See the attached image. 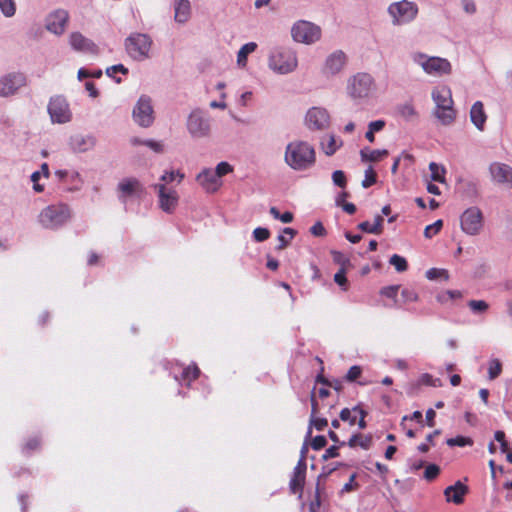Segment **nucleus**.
<instances>
[{
  "instance_id": "nucleus-1",
  "label": "nucleus",
  "mask_w": 512,
  "mask_h": 512,
  "mask_svg": "<svg viewBox=\"0 0 512 512\" xmlns=\"http://www.w3.org/2000/svg\"><path fill=\"white\" fill-rule=\"evenodd\" d=\"M284 162L295 171L309 170L316 163L315 148L306 141L293 140L285 148Z\"/></svg>"
},
{
  "instance_id": "nucleus-2",
  "label": "nucleus",
  "mask_w": 512,
  "mask_h": 512,
  "mask_svg": "<svg viewBox=\"0 0 512 512\" xmlns=\"http://www.w3.org/2000/svg\"><path fill=\"white\" fill-rule=\"evenodd\" d=\"M432 99L435 103V117L443 124L450 125L456 118L452 92L448 86L435 87L432 91Z\"/></svg>"
},
{
  "instance_id": "nucleus-3",
  "label": "nucleus",
  "mask_w": 512,
  "mask_h": 512,
  "mask_svg": "<svg viewBox=\"0 0 512 512\" xmlns=\"http://www.w3.org/2000/svg\"><path fill=\"white\" fill-rule=\"evenodd\" d=\"M71 217L70 209L65 204H52L41 210L38 222L44 229L56 230L65 225Z\"/></svg>"
},
{
  "instance_id": "nucleus-4",
  "label": "nucleus",
  "mask_w": 512,
  "mask_h": 512,
  "mask_svg": "<svg viewBox=\"0 0 512 512\" xmlns=\"http://www.w3.org/2000/svg\"><path fill=\"white\" fill-rule=\"evenodd\" d=\"M152 40L142 33L131 34L125 41L127 53L135 60L142 61L149 57Z\"/></svg>"
},
{
  "instance_id": "nucleus-5",
  "label": "nucleus",
  "mask_w": 512,
  "mask_h": 512,
  "mask_svg": "<svg viewBox=\"0 0 512 512\" xmlns=\"http://www.w3.org/2000/svg\"><path fill=\"white\" fill-rule=\"evenodd\" d=\"M47 111L52 123L65 124L72 120L69 102L62 95H55L50 98Z\"/></svg>"
},
{
  "instance_id": "nucleus-6",
  "label": "nucleus",
  "mask_w": 512,
  "mask_h": 512,
  "mask_svg": "<svg viewBox=\"0 0 512 512\" xmlns=\"http://www.w3.org/2000/svg\"><path fill=\"white\" fill-rule=\"evenodd\" d=\"M291 32L295 41L305 44L314 43L321 37L320 27L304 20H300L295 23Z\"/></svg>"
},
{
  "instance_id": "nucleus-7",
  "label": "nucleus",
  "mask_w": 512,
  "mask_h": 512,
  "mask_svg": "<svg viewBox=\"0 0 512 512\" xmlns=\"http://www.w3.org/2000/svg\"><path fill=\"white\" fill-rule=\"evenodd\" d=\"M375 84L371 75L358 73L349 80L348 91L353 98H366L374 90Z\"/></svg>"
},
{
  "instance_id": "nucleus-8",
  "label": "nucleus",
  "mask_w": 512,
  "mask_h": 512,
  "mask_svg": "<svg viewBox=\"0 0 512 512\" xmlns=\"http://www.w3.org/2000/svg\"><path fill=\"white\" fill-rule=\"evenodd\" d=\"M388 12L393 18V23L400 25L412 21L418 13V8L416 4L402 0L392 3L388 8Z\"/></svg>"
},
{
  "instance_id": "nucleus-9",
  "label": "nucleus",
  "mask_w": 512,
  "mask_h": 512,
  "mask_svg": "<svg viewBox=\"0 0 512 512\" xmlns=\"http://www.w3.org/2000/svg\"><path fill=\"white\" fill-rule=\"evenodd\" d=\"M270 67L282 74L292 72L297 67V57L290 49L277 51L270 57Z\"/></svg>"
},
{
  "instance_id": "nucleus-10",
  "label": "nucleus",
  "mask_w": 512,
  "mask_h": 512,
  "mask_svg": "<svg viewBox=\"0 0 512 512\" xmlns=\"http://www.w3.org/2000/svg\"><path fill=\"white\" fill-rule=\"evenodd\" d=\"M483 227V215L479 208L470 207L461 216V228L469 235H477Z\"/></svg>"
},
{
  "instance_id": "nucleus-11",
  "label": "nucleus",
  "mask_w": 512,
  "mask_h": 512,
  "mask_svg": "<svg viewBox=\"0 0 512 512\" xmlns=\"http://www.w3.org/2000/svg\"><path fill=\"white\" fill-rule=\"evenodd\" d=\"M417 62L422 66L427 74L441 76L451 73V64L447 59L440 57H429L419 55Z\"/></svg>"
},
{
  "instance_id": "nucleus-12",
  "label": "nucleus",
  "mask_w": 512,
  "mask_h": 512,
  "mask_svg": "<svg viewBox=\"0 0 512 512\" xmlns=\"http://www.w3.org/2000/svg\"><path fill=\"white\" fill-rule=\"evenodd\" d=\"M134 120L142 127H149L154 120L151 100L148 97H140L133 110Z\"/></svg>"
},
{
  "instance_id": "nucleus-13",
  "label": "nucleus",
  "mask_w": 512,
  "mask_h": 512,
  "mask_svg": "<svg viewBox=\"0 0 512 512\" xmlns=\"http://www.w3.org/2000/svg\"><path fill=\"white\" fill-rule=\"evenodd\" d=\"M25 84L26 78L22 73L7 74L0 78V95L3 97L13 95Z\"/></svg>"
},
{
  "instance_id": "nucleus-14",
  "label": "nucleus",
  "mask_w": 512,
  "mask_h": 512,
  "mask_svg": "<svg viewBox=\"0 0 512 512\" xmlns=\"http://www.w3.org/2000/svg\"><path fill=\"white\" fill-rule=\"evenodd\" d=\"M330 117L324 108L313 107L308 110L305 122L311 130H323L328 127Z\"/></svg>"
},
{
  "instance_id": "nucleus-15",
  "label": "nucleus",
  "mask_w": 512,
  "mask_h": 512,
  "mask_svg": "<svg viewBox=\"0 0 512 512\" xmlns=\"http://www.w3.org/2000/svg\"><path fill=\"white\" fill-rule=\"evenodd\" d=\"M489 172L494 182L512 188V167L505 163L493 162L489 166Z\"/></svg>"
},
{
  "instance_id": "nucleus-16",
  "label": "nucleus",
  "mask_w": 512,
  "mask_h": 512,
  "mask_svg": "<svg viewBox=\"0 0 512 512\" xmlns=\"http://www.w3.org/2000/svg\"><path fill=\"white\" fill-rule=\"evenodd\" d=\"M68 20V12L63 9H58L47 17L46 28L54 34L61 35L65 31Z\"/></svg>"
},
{
  "instance_id": "nucleus-17",
  "label": "nucleus",
  "mask_w": 512,
  "mask_h": 512,
  "mask_svg": "<svg viewBox=\"0 0 512 512\" xmlns=\"http://www.w3.org/2000/svg\"><path fill=\"white\" fill-rule=\"evenodd\" d=\"M155 188L158 190L160 208L167 213L173 212L178 203L177 192L167 190L164 184H156Z\"/></svg>"
},
{
  "instance_id": "nucleus-18",
  "label": "nucleus",
  "mask_w": 512,
  "mask_h": 512,
  "mask_svg": "<svg viewBox=\"0 0 512 512\" xmlns=\"http://www.w3.org/2000/svg\"><path fill=\"white\" fill-rule=\"evenodd\" d=\"M187 127L194 137L206 136L209 132V123L200 112H192L188 118Z\"/></svg>"
},
{
  "instance_id": "nucleus-19",
  "label": "nucleus",
  "mask_w": 512,
  "mask_h": 512,
  "mask_svg": "<svg viewBox=\"0 0 512 512\" xmlns=\"http://www.w3.org/2000/svg\"><path fill=\"white\" fill-rule=\"evenodd\" d=\"M118 191L120 193L119 198L122 202H126L127 197L140 196L144 188L138 179L126 178L118 184Z\"/></svg>"
},
{
  "instance_id": "nucleus-20",
  "label": "nucleus",
  "mask_w": 512,
  "mask_h": 512,
  "mask_svg": "<svg viewBox=\"0 0 512 512\" xmlns=\"http://www.w3.org/2000/svg\"><path fill=\"white\" fill-rule=\"evenodd\" d=\"M196 180L200 186L208 193H214L222 186V181L218 179L215 172L209 168L203 169L197 175Z\"/></svg>"
},
{
  "instance_id": "nucleus-21",
  "label": "nucleus",
  "mask_w": 512,
  "mask_h": 512,
  "mask_svg": "<svg viewBox=\"0 0 512 512\" xmlns=\"http://www.w3.org/2000/svg\"><path fill=\"white\" fill-rule=\"evenodd\" d=\"M69 42L76 51L93 55L98 53V46L79 32H73L69 37Z\"/></svg>"
},
{
  "instance_id": "nucleus-22",
  "label": "nucleus",
  "mask_w": 512,
  "mask_h": 512,
  "mask_svg": "<svg viewBox=\"0 0 512 512\" xmlns=\"http://www.w3.org/2000/svg\"><path fill=\"white\" fill-rule=\"evenodd\" d=\"M346 61L347 57L343 51H335L327 57L323 72L327 75H335L343 69Z\"/></svg>"
},
{
  "instance_id": "nucleus-23",
  "label": "nucleus",
  "mask_w": 512,
  "mask_h": 512,
  "mask_svg": "<svg viewBox=\"0 0 512 512\" xmlns=\"http://www.w3.org/2000/svg\"><path fill=\"white\" fill-rule=\"evenodd\" d=\"M468 492V486L463 484L461 481H457L455 484L445 488L444 496L447 502L460 505L464 502V497Z\"/></svg>"
},
{
  "instance_id": "nucleus-24",
  "label": "nucleus",
  "mask_w": 512,
  "mask_h": 512,
  "mask_svg": "<svg viewBox=\"0 0 512 512\" xmlns=\"http://www.w3.org/2000/svg\"><path fill=\"white\" fill-rule=\"evenodd\" d=\"M306 476V463L301 459L293 471V476L290 480L289 486L292 493H302Z\"/></svg>"
},
{
  "instance_id": "nucleus-25",
  "label": "nucleus",
  "mask_w": 512,
  "mask_h": 512,
  "mask_svg": "<svg viewBox=\"0 0 512 512\" xmlns=\"http://www.w3.org/2000/svg\"><path fill=\"white\" fill-rule=\"evenodd\" d=\"M470 119L471 122L479 129L483 130L485 122L487 120V115L484 111V106L481 101H476L470 110Z\"/></svg>"
},
{
  "instance_id": "nucleus-26",
  "label": "nucleus",
  "mask_w": 512,
  "mask_h": 512,
  "mask_svg": "<svg viewBox=\"0 0 512 512\" xmlns=\"http://www.w3.org/2000/svg\"><path fill=\"white\" fill-rule=\"evenodd\" d=\"M174 10V18L177 22L185 23L189 20L191 15V5L189 0H175Z\"/></svg>"
},
{
  "instance_id": "nucleus-27",
  "label": "nucleus",
  "mask_w": 512,
  "mask_h": 512,
  "mask_svg": "<svg viewBox=\"0 0 512 512\" xmlns=\"http://www.w3.org/2000/svg\"><path fill=\"white\" fill-rule=\"evenodd\" d=\"M372 442V435L356 433L350 437L349 441L347 442V445L350 448L361 447L364 450H368L371 447Z\"/></svg>"
},
{
  "instance_id": "nucleus-28",
  "label": "nucleus",
  "mask_w": 512,
  "mask_h": 512,
  "mask_svg": "<svg viewBox=\"0 0 512 512\" xmlns=\"http://www.w3.org/2000/svg\"><path fill=\"white\" fill-rule=\"evenodd\" d=\"M389 154L388 150L382 149V150H371L369 148H363L360 151L361 160L363 162H378L381 159L387 157Z\"/></svg>"
},
{
  "instance_id": "nucleus-29",
  "label": "nucleus",
  "mask_w": 512,
  "mask_h": 512,
  "mask_svg": "<svg viewBox=\"0 0 512 512\" xmlns=\"http://www.w3.org/2000/svg\"><path fill=\"white\" fill-rule=\"evenodd\" d=\"M257 48V44L254 43V42H249V43H246L244 44L238 54H237V63L239 66H242L244 67L247 63V56L254 52Z\"/></svg>"
},
{
  "instance_id": "nucleus-30",
  "label": "nucleus",
  "mask_w": 512,
  "mask_h": 512,
  "mask_svg": "<svg viewBox=\"0 0 512 512\" xmlns=\"http://www.w3.org/2000/svg\"><path fill=\"white\" fill-rule=\"evenodd\" d=\"M91 139H86L81 135H76L71 138V146L74 151L84 152L92 146Z\"/></svg>"
},
{
  "instance_id": "nucleus-31",
  "label": "nucleus",
  "mask_w": 512,
  "mask_h": 512,
  "mask_svg": "<svg viewBox=\"0 0 512 512\" xmlns=\"http://www.w3.org/2000/svg\"><path fill=\"white\" fill-rule=\"evenodd\" d=\"M296 232L294 229L292 228H284L283 229V234L279 235L278 236V245L276 246V249L277 250H283L284 248H286L288 246V244L290 243V241L293 239V237L295 236Z\"/></svg>"
},
{
  "instance_id": "nucleus-32",
  "label": "nucleus",
  "mask_w": 512,
  "mask_h": 512,
  "mask_svg": "<svg viewBox=\"0 0 512 512\" xmlns=\"http://www.w3.org/2000/svg\"><path fill=\"white\" fill-rule=\"evenodd\" d=\"M429 170L431 172V179L435 182L444 183L446 170L443 166L438 165L435 162L429 164Z\"/></svg>"
},
{
  "instance_id": "nucleus-33",
  "label": "nucleus",
  "mask_w": 512,
  "mask_h": 512,
  "mask_svg": "<svg viewBox=\"0 0 512 512\" xmlns=\"http://www.w3.org/2000/svg\"><path fill=\"white\" fill-rule=\"evenodd\" d=\"M41 446V439L38 436L28 438L22 446V451L26 455H30L32 452L38 450Z\"/></svg>"
},
{
  "instance_id": "nucleus-34",
  "label": "nucleus",
  "mask_w": 512,
  "mask_h": 512,
  "mask_svg": "<svg viewBox=\"0 0 512 512\" xmlns=\"http://www.w3.org/2000/svg\"><path fill=\"white\" fill-rule=\"evenodd\" d=\"M389 263L395 267L397 272H404L408 269L407 260L398 254H393Z\"/></svg>"
},
{
  "instance_id": "nucleus-35",
  "label": "nucleus",
  "mask_w": 512,
  "mask_h": 512,
  "mask_svg": "<svg viewBox=\"0 0 512 512\" xmlns=\"http://www.w3.org/2000/svg\"><path fill=\"white\" fill-rule=\"evenodd\" d=\"M200 376V369L196 364H192L184 368L182 377L184 380L194 381Z\"/></svg>"
},
{
  "instance_id": "nucleus-36",
  "label": "nucleus",
  "mask_w": 512,
  "mask_h": 512,
  "mask_svg": "<svg viewBox=\"0 0 512 512\" xmlns=\"http://www.w3.org/2000/svg\"><path fill=\"white\" fill-rule=\"evenodd\" d=\"M341 144V142L337 144L335 137L331 135L329 136L327 143L322 142L323 151L327 156H331L337 151Z\"/></svg>"
},
{
  "instance_id": "nucleus-37",
  "label": "nucleus",
  "mask_w": 512,
  "mask_h": 512,
  "mask_svg": "<svg viewBox=\"0 0 512 512\" xmlns=\"http://www.w3.org/2000/svg\"><path fill=\"white\" fill-rule=\"evenodd\" d=\"M440 467L436 464H428L424 471V479L428 482L434 481L440 474Z\"/></svg>"
},
{
  "instance_id": "nucleus-38",
  "label": "nucleus",
  "mask_w": 512,
  "mask_h": 512,
  "mask_svg": "<svg viewBox=\"0 0 512 512\" xmlns=\"http://www.w3.org/2000/svg\"><path fill=\"white\" fill-rule=\"evenodd\" d=\"M334 281L338 284L343 291H347L349 288L348 279L346 277V270L344 267L340 268L334 275Z\"/></svg>"
},
{
  "instance_id": "nucleus-39",
  "label": "nucleus",
  "mask_w": 512,
  "mask_h": 512,
  "mask_svg": "<svg viewBox=\"0 0 512 512\" xmlns=\"http://www.w3.org/2000/svg\"><path fill=\"white\" fill-rule=\"evenodd\" d=\"M473 444V440L470 437L465 436H456L454 438H449L447 440V445L454 447H464V446H471Z\"/></svg>"
},
{
  "instance_id": "nucleus-40",
  "label": "nucleus",
  "mask_w": 512,
  "mask_h": 512,
  "mask_svg": "<svg viewBox=\"0 0 512 512\" xmlns=\"http://www.w3.org/2000/svg\"><path fill=\"white\" fill-rule=\"evenodd\" d=\"M502 372V364L498 359H493L489 362L488 374L489 379H496Z\"/></svg>"
},
{
  "instance_id": "nucleus-41",
  "label": "nucleus",
  "mask_w": 512,
  "mask_h": 512,
  "mask_svg": "<svg viewBox=\"0 0 512 512\" xmlns=\"http://www.w3.org/2000/svg\"><path fill=\"white\" fill-rule=\"evenodd\" d=\"M0 9L6 17L13 16L16 11L14 0H0Z\"/></svg>"
},
{
  "instance_id": "nucleus-42",
  "label": "nucleus",
  "mask_w": 512,
  "mask_h": 512,
  "mask_svg": "<svg viewBox=\"0 0 512 512\" xmlns=\"http://www.w3.org/2000/svg\"><path fill=\"white\" fill-rule=\"evenodd\" d=\"M468 307L475 313H483L488 310L489 305L484 300H470Z\"/></svg>"
},
{
  "instance_id": "nucleus-43",
  "label": "nucleus",
  "mask_w": 512,
  "mask_h": 512,
  "mask_svg": "<svg viewBox=\"0 0 512 512\" xmlns=\"http://www.w3.org/2000/svg\"><path fill=\"white\" fill-rule=\"evenodd\" d=\"M443 227V221L437 220L433 224L426 226L424 230V236L426 238H432L434 235L438 234Z\"/></svg>"
},
{
  "instance_id": "nucleus-44",
  "label": "nucleus",
  "mask_w": 512,
  "mask_h": 512,
  "mask_svg": "<svg viewBox=\"0 0 512 512\" xmlns=\"http://www.w3.org/2000/svg\"><path fill=\"white\" fill-rule=\"evenodd\" d=\"M426 277L429 280H435L438 278H444L445 280H448L449 275H448V271L445 269L431 268V269L427 270Z\"/></svg>"
},
{
  "instance_id": "nucleus-45",
  "label": "nucleus",
  "mask_w": 512,
  "mask_h": 512,
  "mask_svg": "<svg viewBox=\"0 0 512 512\" xmlns=\"http://www.w3.org/2000/svg\"><path fill=\"white\" fill-rule=\"evenodd\" d=\"M233 166L230 165L228 162H220L216 168H215V174L217 175L218 179L221 180V177L226 176L227 174H230L233 172Z\"/></svg>"
},
{
  "instance_id": "nucleus-46",
  "label": "nucleus",
  "mask_w": 512,
  "mask_h": 512,
  "mask_svg": "<svg viewBox=\"0 0 512 512\" xmlns=\"http://www.w3.org/2000/svg\"><path fill=\"white\" fill-rule=\"evenodd\" d=\"M377 181V174L376 172L373 170V168L370 166L366 171H365V178L364 180L362 181V186L364 188H369L371 187L372 185H374Z\"/></svg>"
},
{
  "instance_id": "nucleus-47",
  "label": "nucleus",
  "mask_w": 512,
  "mask_h": 512,
  "mask_svg": "<svg viewBox=\"0 0 512 512\" xmlns=\"http://www.w3.org/2000/svg\"><path fill=\"white\" fill-rule=\"evenodd\" d=\"M399 114L406 120H410L417 116L415 108L412 104H404L399 108Z\"/></svg>"
},
{
  "instance_id": "nucleus-48",
  "label": "nucleus",
  "mask_w": 512,
  "mask_h": 512,
  "mask_svg": "<svg viewBox=\"0 0 512 512\" xmlns=\"http://www.w3.org/2000/svg\"><path fill=\"white\" fill-rule=\"evenodd\" d=\"M340 419L342 421L348 422L350 426L355 425L357 420V414H354L353 409L344 408L340 412Z\"/></svg>"
},
{
  "instance_id": "nucleus-49",
  "label": "nucleus",
  "mask_w": 512,
  "mask_h": 512,
  "mask_svg": "<svg viewBox=\"0 0 512 512\" xmlns=\"http://www.w3.org/2000/svg\"><path fill=\"white\" fill-rule=\"evenodd\" d=\"M356 477V473H353L350 476L349 481L342 487L341 494L350 493L352 491H356L359 488V484L356 482Z\"/></svg>"
},
{
  "instance_id": "nucleus-50",
  "label": "nucleus",
  "mask_w": 512,
  "mask_h": 512,
  "mask_svg": "<svg viewBox=\"0 0 512 512\" xmlns=\"http://www.w3.org/2000/svg\"><path fill=\"white\" fill-rule=\"evenodd\" d=\"M332 180L333 183L340 188H345L347 185V179L345 173L342 170L334 171L332 174Z\"/></svg>"
},
{
  "instance_id": "nucleus-51",
  "label": "nucleus",
  "mask_w": 512,
  "mask_h": 512,
  "mask_svg": "<svg viewBox=\"0 0 512 512\" xmlns=\"http://www.w3.org/2000/svg\"><path fill=\"white\" fill-rule=\"evenodd\" d=\"M253 237L257 242H263L270 237V231L267 228L257 227L253 231Z\"/></svg>"
},
{
  "instance_id": "nucleus-52",
  "label": "nucleus",
  "mask_w": 512,
  "mask_h": 512,
  "mask_svg": "<svg viewBox=\"0 0 512 512\" xmlns=\"http://www.w3.org/2000/svg\"><path fill=\"white\" fill-rule=\"evenodd\" d=\"M399 288V285L386 286L380 290V294L387 298L395 299L397 297Z\"/></svg>"
},
{
  "instance_id": "nucleus-53",
  "label": "nucleus",
  "mask_w": 512,
  "mask_h": 512,
  "mask_svg": "<svg viewBox=\"0 0 512 512\" xmlns=\"http://www.w3.org/2000/svg\"><path fill=\"white\" fill-rule=\"evenodd\" d=\"M362 374V369L360 366H357V365H354L352 367H350V369L348 370L346 376H345V379L348 381V382H354L355 380H357Z\"/></svg>"
},
{
  "instance_id": "nucleus-54",
  "label": "nucleus",
  "mask_w": 512,
  "mask_h": 512,
  "mask_svg": "<svg viewBox=\"0 0 512 512\" xmlns=\"http://www.w3.org/2000/svg\"><path fill=\"white\" fill-rule=\"evenodd\" d=\"M353 412L354 414H357V416H359L358 427L360 429H365L367 426V423L365 421L367 412L358 405L353 408Z\"/></svg>"
},
{
  "instance_id": "nucleus-55",
  "label": "nucleus",
  "mask_w": 512,
  "mask_h": 512,
  "mask_svg": "<svg viewBox=\"0 0 512 512\" xmlns=\"http://www.w3.org/2000/svg\"><path fill=\"white\" fill-rule=\"evenodd\" d=\"M176 178H178V182H181L184 178V174L181 173L180 171H170V172H165V174H163L161 176V181H164V182H172L174 181Z\"/></svg>"
},
{
  "instance_id": "nucleus-56",
  "label": "nucleus",
  "mask_w": 512,
  "mask_h": 512,
  "mask_svg": "<svg viewBox=\"0 0 512 512\" xmlns=\"http://www.w3.org/2000/svg\"><path fill=\"white\" fill-rule=\"evenodd\" d=\"M462 298V293L459 290H448L445 293L438 296V301L444 302L447 299H460Z\"/></svg>"
},
{
  "instance_id": "nucleus-57",
  "label": "nucleus",
  "mask_w": 512,
  "mask_h": 512,
  "mask_svg": "<svg viewBox=\"0 0 512 512\" xmlns=\"http://www.w3.org/2000/svg\"><path fill=\"white\" fill-rule=\"evenodd\" d=\"M310 424L315 427L316 430L323 431L328 425V420L326 418L313 416L311 417Z\"/></svg>"
},
{
  "instance_id": "nucleus-58",
  "label": "nucleus",
  "mask_w": 512,
  "mask_h": 512,
  "mask_svg": "<svg viewBox=\"0 0 512 512\" xmlns=\"http://www.w3.org/2000/svg\"><path fill=\"white\" fill-rule=\"evenodd\" d=\"M327 444V440L325 438V436H322V435H318L316 437H314L311 441V447L313 450H321L322 448H324Z\"/></svg>"
},
{
  "instance_id": "nucleus-59",
  "label": "nucleus",
  "mask_w": 512,
  "mask_h": 512,
  "mask_svg": "<svg viewBox=\"0 0 512 512\" xmlns=\"http://www.w3.org/2000/svg\"><path fill=\"white\" fill-rule=\"evenodd\" d=\"M495 440L500 443L501 451L503 453L508 452V442L505 439V433L501 430L495 432Z\"/></svg>"
},
{
  "instance_id": "nucleus-60",
  "label": "nucleus",
  "mask_w": 512,
  "mask_h": 512,
  "mask_svg": "<svg viewBox=\"0 0 512 512\" xmlns=\"http://www.w3.org/2000/svg\"><path fill=\"white\" fill-rule=\"evenodd\" d=\"M401 295L405 302H415L418 300V294L412 289H403Z\"/></svg>"
},
{
  "instance_id": "nucleus-61",
  "label": "nucleus",
  "mask_w": 512,
  "mask_h": 512,
  "mask_svg": "<svg viewBox=\"0 0 512 512\" xmlns=\"http://www.w3.org/2000/svg\"><path fill=\"white\" fill-rule=\"evenodd\" d=\"M340 447L341 446L338 445H332L331 447H329L322 456L323 460L338 457Z\"/></svg>"
},
{
  "instance_id": "nucleus-62",
  "label": "nucleus",
  "mask_w": 512,
  "mask_h": 512,
  "mask_svg": "<svg viewBox=\"0 0 512 512\" xmlns=\"http://www.w3.org/2000/svg\"><path fill=\"white\" fill-rule=\"evenodd\" d=\"M310 232L312 235L321 237L326 234V229L321 222H316L311 228Z\"/></svg>"
},
{
  "instance_id": "nucleus-63",
  "label": "nucleus",
  "mask_w": 512,
  "mask_h": 512,
  "mask_svg": "<svg viewBox=\"0 0 512 512\" xmlns=\"http://www.w3.org/2000/svg\"><path fill=\"white\" fill-rule=\"evenodd\" d=\"M117 72L127 74L128 69L126 67H124L122 64H118V65L111 66V67L107 68V70H106L107 75L110 77H114V74Z\"/></svg>"
},
{
  "instance_id": "nucleus-64",
  "label": "nucleus",
  "mask_w": 512,
  "mask_h": 512,
  "mask_svg": "<svg viewBox=\"0 0 512 512\" xmlns=\"http://www.w3.org/2000/svg\"><path fill=\"white\" fill-rule=\"evenodd\" d=\"M385 127L384 120H376L369 123L368 130L372 132H379Z\"/></svg>"
}]
</instances>
